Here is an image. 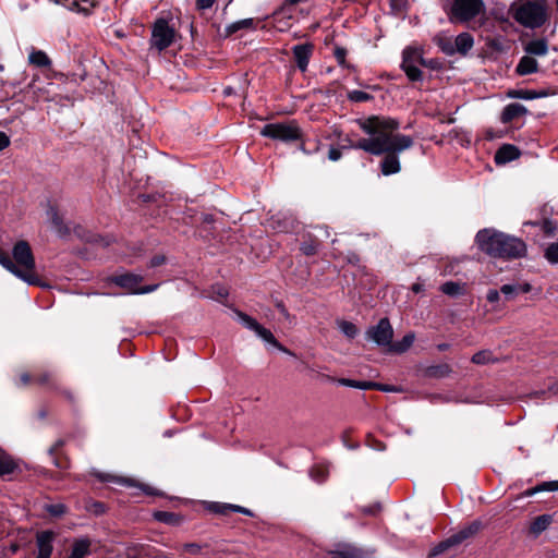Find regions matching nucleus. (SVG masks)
<instances>
[{"label": "nucleus", "mask_w": 558, "mask_h": 558, "mask_svg": "<svg viewBox=\"0 0 558 558\" xmlns=\"http://www.w3.org/2000/svg\"><path fill=\"white\" fill-rule=\"evenodd\" d=\"M361 128L371 135L368 138H361L352 144V148L363 149L372 155L386 154L381 161V172L390 175L400 171L398 154L412 147L411 136L395 134L398 122L392 119L369 117L360 122Z\"/></svg>", "instance_id": "f257e3e1"}, {"label": "nucleus", "mask_w": 558, "mask_h": 558, "mask_svg": "<svg viewBox=\"0 0 558 558\" xmlns=\"http://www.w3.org/2000/svg\"><path fill=\"white\" fill-rule=\"evenodd\" d=\"M475 241L483 253L494 258L518 259L525 257L527 253V246L522 239L493 229L478 231Z\"/></svg>", "instance_id": "f03ea898"}, {"label": "nucleus", "mask_w": 558, "mask_h": 558, "mask_svg": "<svg viewBox=\"0 0 558 558\" xmlns=\"http://www.w3.org/2000/svg\"><path fill=\"white\" fill-rule=\"evenodd\" d=\"M12 255L15 269L11 270V272L28 284H40L39 277L35 271L36 264L29 244L26 241L16 242L13 246Z\"/></svg>", "instance_id": "7ed1b4c3"}, {"label": "nucleus", "mask_w": 558, "mask_h": 558, "mask_svg": "<svg viewBox=\"0 0 558 558\" xmlns=\"http://www.w3.org/2000/svg\"><path fill=\"white\" fill-rule=\"evenodd\" d=\"M511 11L518 23L530 28L542 26L547 19L545 0H517Z\"/></svg>", "instance_id": "20e7f679"}, {"label": "nucleus", "mask_w": 558, "mask_h": 558, "mask_svg": "<svg viewBox=\"0 0 558 558\" xmlns=\"http://www.w3.org/2000/svg\"><path fill=\"white\" fill-rule=\"evenodd\" d=\"M436 64L437 62L434 60H424L420 48L407 47L403 50L402 69L411 81H418L421 78L420 65L435 68Z\"/></svg>", "instance_id": "39448f33"}, {"label": "nucleus", "mask_w": 558, "mask_h": 558, "mask_svg": "<svg viewBox=\"0 0 558 558\" xmlns=\"http://www.w3.org/2000/svg\"><path fill=\"white\" fill-rule=\"evenodd\" d=\"M260 134L272 140L292 142L301 138L302 132L296 122L289 121L265 124Z\"/></svg>", "instance_id": "423d86ee"}, {"label": "nucleus", "mask_w": 558, "mask_h": 558, "mask_svg": "<svg viewBox=\"0 0 558 558\" xmlns=\"http://www.w3.org/2000/svg\"><path fill=\"white\" fill-rule=\"evenodd\" d=\"M175 32L165 19H159L155 22L151 32V46L158 51L168 48L174 39Z\"/></svg>", "instance_id": "0eeeda50"}, {"label": "nucleus", "mask_w": 558, "mask_h": 558, "mask_svg": "<svg viewBox=\"0 0 558 558\" xmlns=\"http://www.w3.org/2000/svg\"><path fill=\"white\" fill-rule=\"evenodd\" d=\"M117 286L126 289L130 293L133 294H146L155 291L158 288V284L145 286L138 288V284L142 282L143 277L135 274H123L119 276H114L110 279Z\"/></svg>", "instance_id": "6e6552de"}, {"label": "nucleus", "mask_w": 558, "mask_h": 558, "mask_svg": "<svg viewBox=\"0 0 558 558\" xmlns=\"http://www.w3.org/2000/svg\"><path fill=\"white\" fill-rule=\"evenodd\" d=\"M483 7L482 0H454L451 11L457 20L465 22L476 16Z\"/></svg>", "instance_id": "1a4fd4ad"}, {"label": "nucleus", "mask_w": 558, "mask_h": 558, "mask_svg": "<svg viewBox=\"0 0 558 558\" xmlns=\"http://www.w3.org/2000/svg\"><path fill=\"white\" fill-rule=\"evenodd\" d=\"M366 335L367 338L373 340L376 344L390 347L393 337V329L388 318H381L376 326L367 330Z\"/></svg>", "instance_id": "9d476101"}, {"label": "nucleus", "mask_w": 558, "mask_h": 558, "mask_svg": "<svg viewBox=\"0 0 558 558\" xmlns=\"http://www.w3.org/2000/svg\"><path fill=\"white\" fill-rule=\"evenodd\" d=\"M31 88L36 97V101L38 102H57L62 100V98L59 97V94L57 93L60 87L54 83H47L45 86L33 83Z\"/></svg>", "instance_id": "9b49d317"}, {"label": "nucleus", "mask_w": 558, "mask_h": 558, "mask_svg": "<svg viewBox=\"0 0 558 558\" xmlns=\"http://www.w3.org/2000/svg\"><path fill=\"white\" fill-rule=\"evenodd\" d=\"M366 553L353 544L340 543L328 551L330 558H364Z\"/></svg>", "instance_id": "f8f14e48"}, {"label": "nucleus", "mask_w": 558, "mask_h": 558, "mask_svg": "<svg viewBox=\"0 0 558 558\" xmlns=\"http://www.w3.org/2000/svg\"><path fill=\"white\" fill-rule=\"evenodd\" d=\"M54 539V533L52 531H43L37 533V557L36 558H50L52 554V542Z\"/></svg>", "instance_id": "ddd939ff"}, {"label": "nucleus", "mask_w": 558, "mask_h": 558, "mask_svg": "<svg viewBox=\"0 0 558 558\" xmlns=\"http://www.w3.org/2000/svg\"><path fill=\"white\" fill-rule=\"evenodd\" d=\"M292 52L298 68L304 72L307 69L313 52V46L310 44L296 45L292 48Z\"/></svg>", "instance_id": "4468645a"}, {"label": "nucleus", "mask_w": 558, "mask_h": 558, "mask_svg": "<svg viewBox=\"0 0 558 558\" xmlns=\"http://www.w3.org/2000/svg\"><path fill=\"white\" fill-rule=\"evenodd\" d=\"M520 156V150L511 144L502 145L495 154V162L497 165H505L512 160H515Z\"/></svg>", "instance_id": "2eb2a0df"}, {"label": "nucleus", "mask_w": 558, "mask_h": 558, "mask_svg": "<svg viewBox=\"0 0 558 558\" xmlns=\"http://www.w3.org/2000/svg\"><path fill=\"white\" fill-rule=\"evenodd\" d=\"M482 529V523L480 521H473L468 526L463 527L461 531L452 535V541L456 544H460L463 541L474 536Z\"/></svg>", "instance_id": "dca6fc26"}, {"label": "nucleus", "mask_w": 558, "mask_h": 558, "mask_svg": "<svg viewBox=\"0 0 558 558\" xmlns=\"http://www.w3.org/2000/svg\"><path fill=\"white\" fill-rule=\"evenodd\" d=\"M452 373V368L447 363L430 365L424 369V375L428 378H445Z\"/></svg>", "instance_id": "f3484780"}, {"label": "nucleus", "mask_w": 558, "mask_h": 558, "mask_svg": "<svg viewBox=\"0 0 558 558\" xmlns=\"http://www.w3.org/2000/svg\"><path fill=\"white\" fill-rule=\"evenodd\" d=\"M553 522V517L550 514H542L536 517L530 524V532L534 536H538L541 533H543L545 530L548 529V526Z\"/></svg>", "instance_id": "a211bd4d"}, {"label": "nucleus", "mask_w": 558, "mask_h": 558, "mask_svg": "<svg viewBox=\"0 0 558 558\" xmlns=\"http://www.w3.org/2000/svg\"><path fill=\"white\" fill-rule=\"evenodd\" d=\"M538 63L537 61L530 54L524 56L520 59L517 65V72L520 75H527L537 72Z\"/></svg>", "instance_id": "6ab92c4d"}, {"label": "nucleus", "mask_w": 558, "mask_h": 558, "mask_svg": "<svg viewBox=\"0 0 558 558\" xmlns=\"http://www.w3.org/2000/svg\"><path fill=\"white\" fill-rule=\"evenodd\" d=\"M524 51L530 56H545L548 52L547 41L545 39L531 40L525 45Z\"/></svg>", "instance_id": "aec40b11"}, {"label": "nucleus", "mask_w": 558, "mask_h": 558, "mask_svg": "<svg viewBox=\"0 0 558 558\" xmlns=\"http://www.w3.org/2000/svg\"><path fill=\"white\" fill-rule=\"evenodd\" d=\"M474 40L473 37L469 33H461L454 39V49L456 52L461 54L468 53L473 47Z\"/></svg>", "instance_id": "412c9836"}, {"label": "nucleus", "mask_w": 558, "mask_h": 558, "mask_svg": "<svg viewBox=\"0 0 558 558\" xmlns=\"http://www.w3.org/2000/svg\"><path fill=\"white\" fill-rule=\"evenodd\" d=\"M28 62L38 68H49L51 60L43 50L32 49L28 54Z\"/></svg>", "instance_id": "4be33fe9"}, {"label": "nucleus", "mask_w": 558, "mask_h": 558, "mask_svg": "<svg viewBox=\"0 0 558 558\" xmlns=\"http://www.w3.org/2000/svg\"><path fill=\"white\" fill-rule=\"evenodd\" d=\"M90 542L86 538L75 541L68 558H85L89 553Z\"/></svg>", "instance_id": "5701e85b"}, {"label": "nucleus", "mask_w": 558, "mask_h": 558, "mask_svg": "<svg viewBox=\"0 0 558 558\" xmlns=\"http://www.w3.org/2000/svg\"><path fill=\"white\" fill-rule=\"evenodd\" d=\"M153 515L157 521L172 526L179 525L182 522V518L179 514L169 511H156Z\"/></svg>", "instance_id": "b1692460"}, {"label": "nucleus", "mask_w": 558, "mask_h": 558, "mask_svg": "<svg viewBox=\"0 0 558 558\" xmlns=\"http://www.w3.org/2000/svg\"><path fill=\"white\" fill-rule=\"evenodd\" d=\"M414 340V332H409L400 341L391 343L390 351L395 353H403L413 344Z\"/></svg>", "instance_id": "393cba45"}, {"label": "nucleus", "mask_w": 558, "mask_h": 558, "mask_svg": "<svg viewBox=\"0 0 558 558\" xmlns=\"http://www.w3.org/2000/svg\"><path fill=\"white\" fill-rule=\"evenodd\" d=\"M525 113V107H506V109L501 113V121L504 123H509L518 118L523 117Z\"/></svg>", "instance_id": "a878e982"}, {"label": "nucleus", "mask_w": 558, "mask_h": 558, "mask_svg": "<svg viewBox=\"0 0 558 558\" xmlns=\"http://www.w3.org/2000/svg\"><path fill=\"white\" fill-rule=\"evenodd\" d=\"M508 97L511 98V99H524V100H532V99H535L537 97H541V96H545L546 93L545 92H542L539 94H537L536 92L534 90H527V89H514V90H509L507 93Z\"/></svg>", "instance_id": "bb28decb"}, {"label": "nucleus", "mask_w": 558, "mask_h": 558, "mask_svg": "<svg viewBox=\"0 0 558 558\" xmlns=\"http://www.w3.org/2000/svg\"><path fill=\"white\" fill-rule=\"evenodd\" d=\"M243 28H246V29L255 28L254 20L253 19H244V20L233 22L226 27V32L228 35H231V34H234L238 31L243 29Z\"/></svg>", "instance_id": "cd10ccee"}, {"label": "nucleus", "mask_w": 558, "mask_h": 558, "mask_svg": "<svg viewBox=\"0 0 558 558\" xmlns=\"http://www.w3.org/2000/svg\"><path fill=\"white\" fill-rule=\"evenodd\" d=\"M544 490H548V492L558 490V481L544 482L543 484H541L538 486H535L533 488L526 489L523 493V496L530 497V496L535 495L536 493L544 492Z\"/></svg>", "instance_id": "c85d7f7f"}, {"label": "nucleus", "mask_w": 558, "mask_h": 558, "mask_svg": "<svg viewBox=\"0 0 558 558\" xmlns=\"http://www.w3.org/2000/svg\"><path fill=\"white\" fill-rule=\"evenodd\" d=\"M524 225L539 227V229L546 235H553L557 230V225L549 219H544L542 221H529V222H525Z\"/></svg>", "instance_id": "c756f323"}, {"label": "nucleus", "mask_w": 558, "mask_h": 558, "mask_svg": "<svg viewBox=\"0 0 558 558\" xmlns=\"http://www.w3.org/2000/svg\"><path fill=\"white\" fill-rule=\"evenodd\" d=\"M338 383L342 386L356 388V389H361V390H369V389H373V387H375L374 381H365V380L360 381V380H353V379H348V378H341L338 380Z\"/></svg>", "instance_id": "7c9ffc66"}, {"label": "nucleus", "mask_w": 558, "mask_h": 558, "mask_svg": "<svg viewBox=\"0 0 558 558\" xmlns=\"http://www.w3.org/2000/svg\"><path fill=\"white\" fill-rule=\"evenodd\" d=\"M48 215L51 219L54 230L59 233V235H65L69 233L68 227H65L63 225L62 218L58 215V213L53 208H51L49 210Z\"/></svg>", "instance_id": "2f4dec72"}, {"label": "nucleus", "mask_w": 558, "mask_h": 558, "mask_svg": "<svg viewBox=\"0 0 558 558\" xmlns=\"http://www.w3.org/2000/svg\"><path fill=\"white\" fill-rule=\"evenodd\" d=\"M544 257L550 265H558V241L546 246Z\"/></svg>", "instance_id": "473e14b6"}, {"label": "nucleus", "mask_w": 558, "mask_h": 558, "mask_svg": "<svg viewBox=\"0 0 558 558\" xmlns=\"http://www.w3.org/2000/svg\"><path fill=\"white\" fill-rule=\"evenodd\" d=\"M258 337H260L264 341L272 344L274 347L279 348L282 350V347L280 343L276 340L272 332L266 328H264L262 325H258L257 328L254 330Z\"/></svg>", "instance_id": "72a5a7b5"}, {"label": "nucleus", "mask_w": 558, "mask_h": 558, "mask_svg": "<svg viewBox=\"0 0 558 558\" xmlns=\"http://www.w3.org/2000/svg\"><path fill=\"white\" fill-rule=\"evenodd\" d=\"M440 290L447 295L457 296L463 293V286L458 282L448 281L440 287Z\"/></svg>", "instance_id": "f704fd0d"}, {"label": "nucleus", "mask_w": 558, "mask_h": 558, "mask_svg": "<svg viewBox=\"0 0 558 558\" xmlns=\"http://www.w3.org/2000/svg\"><path fill=\"white\" fill-rule=\"evenodd\" d=\"M339 329L350 339L354 338L357 335L356 326L348 320H339L337 323Z\"/></svg>", "instance_id": "c9c22d12"}, {"label": "nucleus", "mask_w": 558, "mask_h": 558, "mask_svg": "<svg viewBox=\"0 0 558 558\" xmlns=\"http://www.w3.org/2000/svg\"><path fill=\"white\" fill-rule=\"evenodd\" d=\"M348 100L352 102H366L373 100V97L363 90H351L348 93Z\"/></svg>", "instance_id": "e433bc0d"}, {"label": "nucleus", "mask_w": 558, "mask_h": 558, "mask_svg": "<svg viewBox=\"0 0 558 558\" xmlns=\"http://www.w3.org/2000/svg\"><path fill=\"white\" fill-rule=\"evenodd\" d=\"M454 545H457V544H456V542L452 541V536H450L446 541H444V542L439 543L437 546H435L432 549V551L429 553V556L435 557L437 555H440L444 551H446L448 548H450L451 546H454Z\"/></svg>", "instance_id": "4c0bfd02"}, {"label": "nucleus", "mask_w": 558, "mask_h": 558, "mask_svg": "<svg viewBox=\"0 0 558 558\" xmlns=\"http://www.w3.org/2000/svg\"><path fill=\"white\" fill-rule=\"evenodd\" d=\"M14 470V464L4 454L0 453V475L10 474Z\"/></svg>", "instance_id": "58836bf2"}, {"label": "nucleus", "mask_w": 558, "mask_h": 558, "mask_svg": "<svg viewBox=\"0 0 558 558\" xmlns=\"http://www.w3.org/2000/svg\"><path fill=\"white\" fill-rule=\"evenodd\" d=\"M300 250L306 256H312L317 253L318 243L316 241H308L301 244Z\"/></svg>", "instance_id": "ea45409f"}, {"label": "nucleus", "mask_w": 558, "mask_h": 558, "mask_svg": "<svg viewBox=\"0 0 558 558\" xmlns=\"http://www.w3.org/2000/svg\"><path fill=\"white\" fill-rule=\"evenodd\" d=\"M492 361V353L489 351H480L472 356V362L475 364H486Z\"/></svg>", "instance_id": "a19ab883"}, {"label": "nucleus", "mask_w": 558, "mask_h": 558, "mask_svg": "<svg viewBox=\"0 0 558 558\" xmlns=\"http://www.w3.org/2000/svg\"><path fill=\"white\" fill-rule=\"evenodd\" d=\"M238 316H239L240 320L242 322V324L251 330H255L257 328V326L259 325L253 317H251L244 313L239 312Z\"/></svg>", "instance_id": "79ce46f5"}, {"label": "nucleus", "mask_w": 558, "mask_h": 558, "mask_svg": "<svg viewBox=\"0 0 558 558\" xmlns=\"http://www.w3.org/2000/svg\"><path fill=\"white\" fill-rule=\"evenodd\" d=\"M500 292L505 294L506 299H513L517 294H519V288L517 284H504L500 288Z\"/></svg>", "instance_id": "37998d69"}, {"label": "nucleus", "mask_w": 558, "mask_h": 558, "mask_svg": "<svg viewBox=\"0 0 558 558\" xmlns=\"http://www.w3.org/2000/svg\"><path fill=\"white\" fill-rule=\"evenodd\" d=\"M0 265H2L7 270L11 272V270L15 269V264L11 259V257L0 248Z\"/></svg>", "instance_id": "c03bdc74"}, {"label": "nucleus", "mask_w": 558, "mask_h": 558, "mask_svg": "<svg viewBox=\"0 0 558 558\" xmlns=\"http://www.w3.org/2000/svg\"><path fill=\"white\" fill-rule=\"evenodd\" d=\"M333 54L339 65L345 66L347 50L342 47H336Z\"/></svg>", "instance_id": "a18cd8bd"}, {"label": "nucleus", "mask_w": 558, "mask_h": 558, "mask_svg": "<svg viewBox=\"0 0 558 558\" xmlns=\"http://www.w3.org/2000/svg\"><path fill=\"white\" fill-rule=\"evenodd\" d=\"M102 480L104 481H109V482H114V483L122 484V485H125V486H132L133 485V482L130 478H120V477H116V476H108V477H102Z\"/></svg>", "instance_id": "49530a36"}, {"label": "nucleus", "mask_w": 558, "mask_h": 558, "mask_svg": "<svg viewBox=\"0 0 558 558\" xmlns=\"http://www.w3.org/2000/svg\"><path fill=\"white\" fill-rule=\"evenodd\" d=\"M439 45L446 54L452 56L456 52L454 45L449 40L446 43L440 41Z\"/></svg>", "instance_id": "de8ad7c7"}, {"label": "nucleus", "mask_w": 558, "mask_h": 558, "mask_svg": "<svg viewBox=\"0 0 558 558\" xmlns=\"http://www.w3.org/2000/svg\"><path fill=\"white\" fill-rule=\"evenodd\" d=\"M201 545L196 544V543H189V544H185L184 545V550L192 554V555H197L201 553Z\"/></svg>", "instance_id": "09e8293b"}, {"label": "nucleus", "mask_w": 558, "mask_h": 558, "mask_svg": "<svg viewBox=\"0 0 558 558\" xmlns=\"http://www.w3.org/2000/svg\"><path fill=\"white\" fill-rule=\"evenodd\" d=\"M232 506L231 504H222L217 505L215 507V511L220 514H228L229 512H232Z\"/></svg>", "instance_id": "8fccbe9b"}, {"label": "nucleus", "mask_w": 558, "mask_h": 558, "mask_svg": "<svg viewBox=\"0 0 558 558\" xmlns=\"http://www.w3.org/2000/svg\"><path fill=\"white\" fill-rule=\"evenodd\" d=\"M217 0H196V7L198 10L210 9Z\"/></svg>", "instance_id": "3c124183"}, {"label": "nucleus", "mask_w": 558, "mask_h": 558, "mask_svg": "<svg viewBox=\"0 0 558 558\" xmlns=\"http://www.w3.org/2000/svg\"><path fill=\"white\" fill-rule=\"evenodd\" d=\"M10 143H11L10 137L4 132L0 131V151L4 150L7 147H9Z\"/></svg>", "instance_id": "603ef678"}, {"label": "nucleus", "mask_w": 558, "mask_h": 558, "mask_svg": "<svg viewBox=\"0 0 558 558\" xmlns=\"http://www.w3.org/2000/svg\"><path fill=\"white\" fill-rule=\"evenodd\" d=\"M373 389H377V390L386 391V392L399 391V389L396 388L395 386L383 385V384H378V383H375V387H373Z\"/></svg>", "instance_id": "864d4df0"}, {"label": "nucleus", "mask_w": 558, "mask_h": 558, "mask_svg": "<svg viewBox=\"0 0 558 558\" xmlns=\"http://www.w3.org/2000/svg\"><path fill=\"white\" fill-rule=\"evenodd\" d=\"M486 299L489 303H496L500 299L499 291L492 289L487 292Z\"/></svg>", "instance_id": "5fc2aeb1"}, {"label": "nucleus", "mask_w": 558, "mask_h": 558, "mask_svg": "<svg viewBox=\"0 0 558 558\" xmlns=\"http://www.w3.org/2000/svg\"><path fill=\"white\" fill-rule=\"evenodd\" d=\"M48 511L52 514V515H61L62 513H64L65 511V508L63 505H52L48 508Z\"/></svg>", "instance_id": "6e6d98bb"}, {"label": "nucleus", "mask_w": 558, "mask_h": 558, "mask_svg": "<svg viewBox=\"0 0 558 558\" xmlns=\"http://www.w3.org/2000/svg\"><path fill=\"white\" fill-rule=\"evenodd\" d=\"M342 154L339 148L331 147L328 151V158L332 161H337L341 158Z\"/></svg>", "instance_id": "4d7b16f0"}, {"label": "nucleus", "mask_w": 558, "mask_h": 558, "mask_svg": "<svg viewBox=\"0 0 558 558\" xmlns=\"http://www.w3.org/2000/svg\"><path fill=\"white\" fill-rule=\"evenodd\" d=\"M165 260H166V258L162 255L154 256L149 262V266L158 267V266L162 265L165 263Z\"/></svg>", "instance_id": "13d9d810"}, {"label": "nucleus", "mask_w": 558, "mask_h": 558, "mask_svg": "<svg viewBox=\"0 0 558 558\" xmlns=\"http://www.w3.org/2000/svg\"><path fill=\"white\" fill-rule=\"evenodd\" d=\"M232 512H239L250 517L253 515V512L250 509L238 505L232 506Z\"/></svg>", "instance_id": "bf43d9fd"}, {"label": "nucleus", "mask_w": 558, "mask_h": 558, "mask_svg": "<svg viewBox=\"0 0 558 558\" xmlns=\"http://www.w3.org/2000/svg\"><path fill=\"white\" fill-rule=\"evenodd\" d=\"M70 10H73V11H77V12H83V13H88V8L87 7H82L77 1H73L70 5Z\"/></svg>", "instance_id": "052dcab7"}, {"label": "nucleus", "mask_w": 558, "mask_h": 558, "mask_svg": "<svg viewBox=\"0 0 558 558\" xmlns=\"http://www.w3.org/2000/svg\"><path fill=\"white\" fill-rule=\"evenodd\" d=\"M51 375L49 373H44L37 377V381L41 385H45L49 381Z\"/></svg>", "instance_id": "680f3d73"}, {"label": "nucleus", "mask_w": 558, "mask_h": 558, "mask_svg": "<svg viewBox=\"0 0 558 558\" xmlns=\"http://www.w3.org/2000/svg\"><path fill=\"white\" fill-rule=\"evenodd\" d=\"M517 287L519 288V293H527L532 289L531 284L527 282L523 284H517Z\"/></svg>", "instance_id": "e2e57ef3"}, {"label": "nucleus", "mask_w": 558, "mask_h": 558, "mask_svg": "<svg viewBox=\"0 0 558 558\" xmlns=\"http://www.w3.org/2000/svg\"><path fill=\"white\" fill-rule=\"evenodd\" d=\"M20 381L23 386H26L31 383V376L29 374L27 373H23L21 376H20Z\"/></svg>", "instance_id": "0e129e2a"}, {"label": "nucleus", "mask_w": 558, "mask_h": 558, "mask_svg": "<svg viewBox=\"0 0 558 558\" xmlns=\"http://www.w3.org/2000/svg\"><path fill=\"white\" fill-rule=\"evenodd\" d=\"M411 290L414 292V293H420L424 290V284L421 283V282H415L412 284V288Z\"/></svg>", "instance_id": "69168bd1"}, {"label": "nucleus", "mask_w": 558, "mask_h": 558, "mask_svg": "<svg viewBox=\"0 0 558 558\" xmlns=\"http://www.w3.org/2000/svg\"><path fill=\"white\" fill-rule=\"evenodd\" d=\"M489 46L492 48H494V49H497V50H502L504 49L502 44L499 40H497V39L490 40Z\"/></svg>", "instance_id": "338daca9"}, {"label": "nucleus", "mask_w": 558, "mask_h": 558, "mask_svg": "<svg viewBox=\"0 0 558 558\" xmlns=\"http://www.w3.org/2000/svg\"><path fill=\"white\" fill-rule=\"evenodd\" d=\"M548 391H549L551 395H554V396H558V381H557V383H555V384H553V385H550V386L548 387Z\"/></svg>", "instance_id": "774afa93"}]
</instances>
